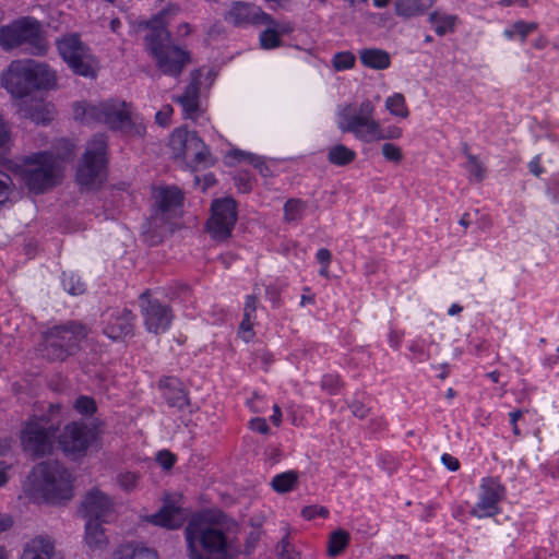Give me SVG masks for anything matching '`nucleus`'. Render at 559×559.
Listing matches in <instances>:
<instances>
[{
	"instance_id": "obj_37",
	"label": "nucleus",
	"mask_w": 559,
	"mask_h": 559,
	"mask_svg": "<svg viewBox=\"0 0 559 559\" xmlns=\"http://www.w3.org/2000/svg\"><path fill=\"white\" fill-rule=\"evenodd\" d=\"M385 108L392 115L401 118H407L409 115V111L406 107L405 97L400 93H395L393 96L386 98Z\"/></svg>"
},
{
	"instance_id": "obj_60",
	"label": "nucleus",
	"mask_w": 559,
	"mask_h": 559,
	"mask_svg": "<svg viewBox=\"0 0 559 559\" xmlns=\"http://www.w3.org/2000/svg\"><path fill=\"white\" fill-rule=\"evenodd\" d=\"M331 258H332V255H331L330 250H328L325 248L319 249L317 252V260L321 264H329L331 262Z\"/></svg>"
},
{
	"instance_id": "obj_33",
	"label": "nucleus",
	"mask_w": 559,
	"mask_h": 559,
	"mask_svg": "<svg viewBox=\"0 0 559 559\" xmlns=\"http://www.w3.org/2000/svg\"><path fill=\"white\" fill-rule=\"evenodd\" d=\"M356 158V153L344 144H336L329 150L328 160L336 166H346Z\"/></svg>"
},
{
	"instance_id": "obj_56",
	"label": "nucleus",
	"mask_w": 559,
	"mask_h": 559,
	"mask_svg": "<svg viewBox=\"0 0 559 559\" xmlns=\"http://www.w3.org/2000/svg\"><path fill=\"white\" fill-rule=\"evenodd\" d=\"M171 112H173V108L169 105L164 106L159 111H157V114L155 116L156 122L163 127L167 126Z\"/></svg>"
},
{
	"instance_id": "obj_2",
	"label": "nucleus",
	"mask_w": 559,
	"mask_h": 559,
	"mask_svg": "<svg viewBox=\"0 0 559 559\" xmlns=\"http://www.w3.org/2000/svg\"><path fill=\"white\" fill-rule=\"evenodd\" d=\"M373 116L374 106L369 99L364 100L359 107L346 105L337 114V127L342 132L353 133L356 139L366 143L402 136L401 128L390 126L382 129Z\"/></svg>"
},
{
	"instance_id": "obj_57",
	"label": "nucleus",
	"mask_w": 559,
	"mask_h": 559,
	"mask_svg": "<svg viewBox=\"0 0 559 559\" xmlns=\"http://www.w3.org/2000/svg\"><path fill=\"white\" fill-rule=\"evenodd\" d=\"M524 413H527V409H515L509 414L513 433L518 437L521 436V431L518 427V420L523 416Z\"/></svg>"
},
{
	"instance_id": "obj_45",
	"label": "nucleus",
	"mask_w": 559,
	"mask_h": 559,
	"mask_svg": "<svg viewBox=\"0 0 559 559\" xmlns=\"http://www.w3.org/2000/svg\"><path fill=\"white\" fill-rule=\"evenodd\" d=\"M74 408L80 414L88 416L96 411V403L92 397L82 395L76 399L74 403Z\"/></svg>"
},
{
	"instance_id": "obj_64",
	"label": "nucleus",
	"mask_w": 559,
	"mask_h": 559,
	"mask_svg": "<svg viewBox=\"0 0 559 559\" xmlns=\"http://www.w3.org/2000/svg\"><path fill=\"white\" fill-rule=\"evenodd\" d=\"M547 45H548V39L545 36H543V35H540L538 38H536L533 41V46L536 49H544Z\"/></svg>"
},
{
	"instance_id": "obj_21",
	"label": "nucleus",
	"mask_w": 559,
	"mask_h": 559,
	"mask_svg": "<svg viewBox=\"0 0 559 559\" xmlns=\"http://www.w3.org/2000/svg\"><path fill=\"white\" fill-rule=\"evenodd\" d=\"M159 389L169 407L182 412L191 406L188 392L178 378L164 377L159 380Z\"/></svg>"
},
{
	"instance_id": "obj_53",
	"label": "nucleus",
	"mask_w": 559,
	"mask_h": 559,
	"mask_svg": "<svg viewBox=\"0 0 559 559\" xmlns=\"http://www.w3.org/2000/svg\"><path fill=\"white\" fill-rule=\"evenodd\" d=\"M118 480H119L120 486L124 490L130 491L135 487L136 481H138V476L134 473L127 472V473L119 475Z\"/></svg>"
},
{
	"instance_id": "obj_55",
	"label": "nucleus",
	"mask_w": 559,
	"mask_h": 559,
	"mask_svg": "<svg viewBox=\"0 0 559 559\" xmlns=\"http://www.w3.org/2000/svg\"><path fill=\"white\" fill-rule=\"evenodd\" d=\"M258 307V298L255 295H249L246 298L243 317L255 319V311Z\"/></svg>"
},
{
	"instance_id": "obj_39",
	"label": "nucleus",
	"mask_w": 559,
	"mask_h": 559,
	"mask_svg": "<svg viewBox=\"0 0 559 559\" xmlns=\"http://www.w3.org/2000/svg\"><path fill=\"white\" fill-rule=\"evenodd\" d=\"M306 204L298 199H290L284 205V217L287 222H296L301 218Z\"/></svg>"
},
{
	"instance_id": "obj_19",
	"label": "nucleus",
	"mask_w": 559,
	"mask_h": 559,
	"mask_svg": "<svg viewBox=\"0 0 559 559\" xmlns=\"http://www.w3.org/2000/svg\"><path fill=\"white\" fill-rule=\"evenodd\" d=\"M226 20L236 26L253 24V25H275L271 15L263 12L261 8L248 2H235L228 13Z\"/></svg>"
},
{
	"instance_id": "obj_24",
	"label": "nucleus",
	"mask_w": 559,
	"mask_h": 559,
	"mask_svg": "<svg viewBox=\"0 0 559 559\" xmlns=\"http://www.w3.org/2000/svg\"><path fill=\"white\" fill-rule=\"evenodd\" d=\"M150 522L169 530L178 528L185 522L182 510L173 504H165L157 513L150 516Z\"/></svg>"
},
{
	"instance_id": "obj_34",
	"label": "nucleus",
	"mask_w": 559,
	"mask_h": 559,
	"mask_svg": "<svg viewBox=\"0 0 559 559\" xmlns=\"http://www.w3.org/2000/svg\"><path fill=\"white\" fill-rule=\"evenodd\" d=\"M537 27L538 24L536 22L516 21L509 28L504 29L503 35L509 39L518 35L520 40L524 43L527 36Z\"/></svg>"
},
{
	"instance_id": "obj_16",
	"label": "nucleus",
	"mask_w": 559,
	"mask_h": 559,
	"mask_svg": "<svg viewBox=\"0 0 559 559\" xmlns=\"http://www.w3.org/2000/svg\"><path fill=\"white\" fill-rule=\"evenodd\" d=\"M140 298L146 330L155 334L167 331L174 318L171 309L158 299H148L147 293H143Z\"/></svg>"
},
{
	"instance_id": "obj_44",
	"label": "nucleus",
	"mask_w": 559,
	"mask_h": 559,
	"mask_svg": "<svg viewBox=\"0 0 559 559\" xmlns=\"http://www.w3.org/2000/svg\"><path fill=\"white\" fill-rule=\"evenodd\" d=\"M277 552L278 559H299V554L290 545L288 535H285L278 543Z\"/></svg>"
},
{
	"instance_id": "obj_26",
	"label": "nucleus",
	"mask_w": 559,
	"mask_h": 559,
	"mask_svg": "<svg viewBox=\"0 0 559 559\" xmlns=\"http://www.w3.org/2000/svg\"><path fill=\"white\" fill-rule=\"evenodd\" d=\"M436 0H395L394 10L397 16L411 19L424 14Z\"/></svg>"
},
{
	"instance_id": "obj_61",
	"label": "nucleus",
	"mask_w": 559,
	"mask_h": 559,
	"mask_svg": "<svg viewBox=\"0 0 559 559\" xmlns=\"http://www.w3.org/2000/svg\"><path fill=\"white\" fill-rule=\"evenodd\" d=\"M13 524L10 515L0 513V533L9 530Z\"/></svg>"
},
{
	"instance_id": "obj_13",
	"label": "nucleus",
	"mask_w": 559,
	"mask_h": 559,
	"mask_svg": "<svg viewBox=\"0 0 559 559\" xmlns=\"http://www.w3.org/2000/svg\"><path fill=\"white\" fill-rule=\"evenodd\" d=\"M96 437L97 432L94 427L73 421L64 426L58 436V444L67 455L79 459L86 454Z\"/></svg>"
},
{
	"instance_id": "obj_1",
	"label": "nucleus",
	"mask_w": 559,
	"mask_h": 559,
	"mask_svg": "<svg viewBox=\"0 0 559 559\" xmlns=\"http://www.w3.org/2000/svg\"><path fill=\"white\" fill-rule=\"evenodd\" d=\"M179 12V7L169 5L146 22L144 43L146 50L156 62V67L165 75L177 78L190 63V52L173 43L167 29L170 20Z\"/></svg>"
},
{
	"instance_id": "obj_46",
	"label": "nucleus",
	"mask_w": 559,
	"mask_h": 559,
	"mask_svg": "<svg viewBox=\"0 0 559 559\" xmlns=\"http://www.w3.org/2000/svg\"><path fill=\"white\" fill-rule=\"evenodd\" d=\"M12 186L13 182L11 177L5 173L0 171V205L9 201L12 192Z\"/></svg>"
},
{
	"instance_id": "obj_20",
	"label": "nucleus",
	"mask_w": 559,
	"mask_h": 559,
	"mask_svg": "<svg viewBox=\"0 0 559 559\" xmlns=\"http://www.w3.org/2000/svg\"><path fill=\"white\" fill-rule=\"evenodd\" d=\"M82 511L86 520L108 522L114 512V503L106 493L93 489L82 501Z\"/></svg>"
},
{
	"instance_id": "obj_31",
	"label": "nucleus",
	"mask_w": 559,
	"mask_h": 559,
	"mask_svg": "<svg viewBox=\"0 0 559 559\" xmlns=\"http://www.w3.org/2000/svg\"><path fill=\"white\" fill-rule=\"evenodd\" d=\"M114 559H158L155 550L132 544L120 546L114 552Z\"/></svg>"
},
{
	"instance_id": "obj_49",
	"label": "nucleus",
	"mask_w": 559,
	"mask_h": 559,
	"mask_svg": "<svg viewBox=\"0 0 559 559\" xmlns=\"http://www.w3.org/2000/svg\"><path fill=\"white\" fill-rule=\"evenodd\" d=\"M255 319L243 317L239 325V333L243 341L249 342L253 338V322Z\"/></svg>"
},
{
	"instance_id": "obj_48",
	"label": "nucleus",
	"mask_w": 559,
	"mask_h": 559,
	"mask_svg": "<svg viewBox=\"0 0 559 559\" xmlns=\"http://www.w3.org/2000/svg\"><path fill=\"white\" fill-rule=\"evenodd\" d=\"M341 385V379L337 374H325L321 381V386L332 394L336 393Z\"/></svg>"
},
{
	"instance_id": "obj_12",
	"label": "nucleus",
	"mask_w": 559,
	"mask_h": 559,
	"mask_svg": "<svg viewBox=\"0 0 559 559\" xmlns=\"http://www.w3.org/2000/svg\"><path fill=\"white\" fill-rule=\"evenodd\" d=\"M57 48L74 73L82 76H95V60L90 48L81 41L76 34L58 39Z\"/></svg>"
},
{
	"instance_id": "obj_18",
	"label": "nucleus",
	"mask_w": 559,
	"mask_h": 559,
	"mask_svg": "<svg viewBox=\"0 0 559 559\" xmlns=\"http://www.w3.org/2000/svg\"><path fill=\"white\" fill-rule=\"evenodd\" d=\"M103 332L111 340H121L133 334L135 316L129 309H108L102 314Z\"/></svg>"
},
{
	"instance_id": "obj_23",
	"label": "nucleus",
	"mask_w": 559,
	"mask_h": 559,
	"mask_svg": "<svg viewBox=\"0 0 559 559\" xmlns=\"http://www.w3.org/2000/svg\"><path fill=\"white\" fill-rule=\"evenodd\" d=\"M19 114L36 124H47L52 120L53 106L43 99L23 100L19 104Z\"/></svg>"
},
{
	"instance_id": "obj_54",
	"label": "nucleus",
	"mask_w": 559,
	"mask_h": 559,
	"mask_svg": "<svg viewBox=\"0 0 559 559\" xmlns=\"http://www.w3.org/2000/svg\"><path fill=\"white\" fill-rule=\"evenodd\" d=\"M348 407L350 408L353 415L359 419L366 418L370 412V408H368L365 404H362L359 401L349 402Z\"/></svg>"
},
{
	"instance_id": "obj_52",
	"label": "nucleus",
	"mask_w": 559,
	"mask_h": 559,
	"mask_svg": "<svg viewBox=\"0 0 559 559\" xmlns=\"http://www.w3.org/2000/svg\"><path fill=\"white\" fill-rule=\"evenodd\" d=\"M156 461L165 469H170L176 462V456L171 452L163 450L157 453Z\"/></svg>"
},
{
	"instance_id": "obj_7",
	"label": "nucleus",
	"mask_w": 559,
	"mask_h": 559,
	"mask_svg": "<svg viewBox=\"0 0 559 559\" xmlns=\"http://www.w3.org/2000/svg\"><path fill=\"white\" fill-rule=\"evenodd\" d=\"M32 489L47 502L68 500L72 496L71 475L57 461L41 462L33 468Z\"/></svg>"
},
{
	"instance_id": "obj_41",
	"label": "nucleus",
	"mask_w": 559,
	"mask_h": 559,
	"mask_svg": "<svg viewBox=\"0 0 559 559\" xmlns=\"http://www.w3.org/2000/svg\"><path fill=\"white\" fill-rule=\"evenodd\" d=\"M289 29L283 28L282 31H277L273 27H269L263 31L260 35V43L264 49H272L278 47L281 45V34L288 32Z\"/></svg>"
},
{
	"instance_id": "obj_17",
	"label": "nucleus",
	"mask_w": 559,
	"mask_h": 559,
	"mask_svg": "<svg viewBox=\"0 0 559 559\" xmlns=\"http://www.w3.org/2000/svg\"><path fill=\"white\" fill-rule=\"evenodd\" d=\"M504 497V487L492 477L483 479L479 500L472 510L478 518L493 516L499 513V502Z\"/></svg>"
},
{
	"instance_id": "obj_32",
	"label": "nucleus",
	"mask_w": 559,
	"mask_h": 559,
	"mask_svg": "<svg viewBox=\"0 0 559 559\" xmlns=\"http://www.w3.org/2000/svg\"><path fill=\"white\" fill-rule=\"evenodd\" d=\"M299 474L296 471H288L273 477L271 486L278 493H286L295 489Z\"/></svg>"
},
{
	"instance_id": "obj_29",
	"label": "nucleus",
	"mask_w": 559,
	"mask_h": 559,
	"mask_svg": "<svg viewBox=\"0 0 559 559\" xmlns=\"http://www.w3.org/2000/svg\"><path fill=\"white\" fill-rule=\"evenodd\" d=\"M103 521L86 520L85 524V542L93 549H103L107 546L108 539L102 526Z\"/></svg>"
},
{
	"instance_id": "obj_50",
	"label": "nucleus",
	"mask_w": 559,
	"mask_h": 559,
	"mask_svg": "<svg viewBox=\"0 0 559 559\" xmlns=\"http://www.w3.org/2000/svg\"><path fill=\"white\" fill-rule=\"evenodd\" d=\"M301 514L307 520H312L316 516L326 518L329 510L324 507L308 506L302 509Z\"/></svg>"
},
{
	"instance_id": "obj_22",
	"label": "nucleus",
	"mask_w": 559,
	"mask_h": 559,
	"mask_svg": "<svg viewBox=\"0 0 559 559\" xmlns=\"http://www.w3.org/2000/svg\"><path fill=\"white\" fill-rule=\"evenodd\" d=\"M200 78L201 70L191 72V82L186 87L182 95L178 96L177 102L181 105L183 115L189 119H197L200 116Z\"/></svg>"
},
{
	"instance_id": "obj_27",
	"label": "nucleus",
	"mask_w": 559,
	"mask_h": 559,
	"mask_svg": "<svg viewBox=\"0 0 559 559\" xmlns=\"http://www.w3.org/2000/svg\"><path fill=\"white\" fill-rule=\"evenodd\" d=\"M187 159H190L197 165L207 166L212 164V155L209 147L199 138L198 133L194 132L193 135H190V141L187 150Z\"/></svg>"
},
{
	"instance_id": "obj_38",
	"label": "nucleus",
	"mask_w": 559,
	"mask_h": 559,
	"mask_svg": "<svg viewBox=\"0 0 559 559\" xmlns=\"http://www.w3.org/2000/svg\"><path fill=\"white\" fill-rule=\"evenodd\" d=\"M62 284L64 289L73 296L81 295L85 292V284L72 272H63Z\"/></svg>"
},
{
	"instance_id": "obj_40",
	"label": "nucleus",
	"mask_w": 559,
	"mask_h": 559,
	"mask_svg": "<svg viewBox=\"0 0 559 559\" xmlns=\"http://www.w3.org/2000/svg\"><path fill=\"white\" fill-rule=\"evenodd\" d=\"M234 156L239 162H247L250 165H252L254 168L259 169L261 175H263V176H267L269 175L270 169L265 165V163H264V160H263V158L261 156H258V155L252 154V153H247V152H243V151H235Z\"/></svg>"
},
{
	"instance_id": "obj_42",
	"label": "nucleus",
	"mask_w": 559,
	"mask_h": 559,
	"mask_svg": "<svg viewBox=\"0 0 559 559\" xmlns=\"http://www.w3.org/2000/svg\"><path fill=\"white\" fill-rule=\"evenodd\" d=\"M465 168L476 181L479 182L485 178L486 168L476 155L467 154Z\"/></svg>"
},
{
	"instance_id": "obj_51",
	"label": "nucleus",
	"mask_w": 559,
	"mask_h": 559,
	"mask_svg": "<svg viewBox=\"0 0 559 559\" xmlns=\"http://www.w3.org/2000/svg\"><path fill=\"white\" fill-rule=\"evenodd\" d=\"M11 142V129L8 122L0 118V152L7 150Z\"/></svg>"
},
{
	"instance_id": "obj_10",
	"label": "nucleus",
	"mask_w": 559,
	"mask_h": 559,
	"mask_svg": "<svg viewBox=\"0 0 559 559\" xmlns=\"http://www.w3.org/2000/svg\"><path fill=\"white\" fill-rule=\"evenodd\" d=\"M156 211L146 224L145 233H152L150 242L155 245L173 231L168 219L182 205L183 194L175 187L160 188L154 193Z\"/></svg>"
},
{
	"instance_id": "obj_25",
	"label": "nucleus",
	"mask_w": 559,
	"mask_h": 559,
	"mask_svg": "<svg viewBox=\"0 0 559 559\" xmlns=\"http://www.w3.org/2000/svg\"><path fill=\"white\" fill-rule=\"evenodd\" d=\"M21 559H56L55 546L48 537H36L26 544Z\"/></svg>"
},
{
	"instance_id": "obj_4",
	"label": "nucleus",
	"mask_w": 559,
	"mask_h": 559,
	"mask_svg": "<svg viewBox=\"0 0 559 559\" xmlns=\"http://www.w3.org/2000/svg\"><path fill=\"white\" fill-rule=\"evenodd\" d=\"M2 86L16 98H24L35 90H48L56 83L55 72L35 60H14L1 75Z\"/></svg>"
},
{
	"instance_id": "obj_30",
	"label": "nucleus",
	"mask_w": 559,
	"mask_h": 559,
	"mask_svg": "<svg viewBox=\"0 0 559 559\" xmlns=\"http://www.w3.org/2000/svg\"><path fill=\"white\" fill-rule=\"evenodd\" d=\"M195 131H189L185 128L176 129L169 139V147L173 152L174 158L187 159V150L190 141V135Z\"/></svg>"
},
{
	"instance_id": "obj_6",
	"label": "nucleus",
	"mask_w": 559,
	"mask_h": 559,
	"mask_svg": "<svg viewBox=\"0 0 559 559\" xmlns=\"http://www.w3.org/2000/svg\"><path fill=\"white\" fill-rule=\"evenodd\" d=\"M15 171L31 192L40 194L58 185L61 167L53 154L39 152L25 156Z\"/></svg>"
},
{
	"instance_id": "obj_63",
	"label": "nucleus",
	"mask_w": 559,
	"mask_h": 559,
	"mask_svg": "<svg viewBox=\"0 0 559 559\" xmlns=\"http://www.w3.org/2000/svg\"><path fill=\"white\" fill-rule=\"evenodd\" d=\"M259 540V535L255 534V533H251L249 538L247 539V545H246V552L247 554H251L252 550L254 549L255 547V544L258 543Z\"/></svg>"
},
{
	"instance_id": "obj_9",
	"label": "nucleus",
	"mask_w": 559,
	"mask_h": 559,
	"mask_svg": "<svg viewBox=\"0 0 559 559\" xmlns=\"http://www.w3.org/2000/svg\"><path fill=\"white\" fill-rule=\"evenodd\" d=\"M87 328L79 322L56 325L44 334L43 355L50 361H63L80 350Z\"/></svg>"
},
{
	"instance_id": "obj_28",
	"label": "nucleus",
	"mask_w": 559,
	"mask_h": 559,
	"mask_svg": "<svg viewBox=\"0 0 559 559\" xmlns=\"http://www.w3.org/2000/svg\"><path fill=\"white\" fill-rule=\"evenodd\" d=\"M361 63L370 69L384 70L390 67V55L379 48H365L359 51Z\"/></svg>"
},
{
	"instance_id": "obj_43",
	"label": "nucleus",
	"mask_w": 559,
	"mask_h": 559,
	"mask_svg": "<svg viewBox=\"0 0 559 559\" xmlns=\"http://www.w3.org/2000/svg\"><path fill=\"white\" fill-rule=\"evenodd\" d=\"M355 56L349 51L338 52L333 58V67L337 71L352 69L355 64Z\"/></svg>"
},
{
	"instance_id": "obj_59",
	"label": "nucleus",
	"mask_w": 559,
	"mask_h": 559,
	"mask_svg": "<svg viewBox=\"0 0 559 559\" xmlns=\"http://www.w3.org/2000/svg\"><path fill=\"white\" fill-rule=\"evenodd\" d=\"M441 461L444 466L452 472H455L460 468L459 460L451 454L444 453L441 457Z\"/></svg>"
},
{
	"instance_id": "obj_14",
	"label": "nucleus",
	"mask_w": 559,
	"mask_h": 559,
	"mask_svg": "<svg viewBox=\"0 0 559 559\" xmlns=\"http://www.w3.org/2000/svg\"><path fill=\"white\" fill-rule=\"evenodd\" d=\"M52 425L44 418H33L26 423L21 433L23 450L34 457H40L52 450Z\"/></svg>"
},
{
	"instance_id": "obj_36",
	"label": "nucleus",
	"mask_w": 559,
	"mask_h": 559,
	"mask_svg": "<svg viewBox=\"0 0 559 559\" xmlns=\"http://www.w3.org/2000/svg\"><path fill=\"white\" fill-rule=\"evenodd\" d=\"M429 21L435 25L436 33L443 36L448 32H453L456 16L433 12L429 15Z\"/></svg>"
},
{
	"instance_id": "obj_5",
	"label": "nucleus",
	"mask_w": 559,
	"mask_h": 559,
	"mask_svg": "<svg viewBox=\"0 0 559 559\" xmlns=\"http://www.w3.org/2000/svg\"><path fill=\"white\" fill-rule=\"evenodd\" d=\"M73 117L85 124L103 123L112 131H120L127 134L135 133L142 135L144 129L132 120L124 102L76 103L73 107Z\"/></svg>"
},
{
	"instance_id": "obj_3",
	"label": "nucleus",
	"mask_w": 559,
	"mask_h": 559,
	"mask_svg": "<svg viewBox=\"0 0 559 559\" xmlns=\"http://www.w3.org/2000/svg\"><path fill=\"white\" fill-rule=\"evenodd\" d=\"M185 534L189 559H227L226 536L205 514H194Z\"/></svg>"
},
{
	"instance_id": "obj_47",
	"label": "nucleus",
	"mask_w": 559,
	"mask_h": 559,
	"mask_svg": "<svg viewBox=\"0 0 559 559\" xmlns=\"http://www.w3.org/2000/svg\"><path fill=\"white\" fill-rule=\"evenodd\" d=\"M383 157L393 163H400L403 159L402 150L393 143H384L381 148Z\"/></svg>"
},
{
	"instance_id": "obj_62",
	"label": "nucleus",
	"mask_w": 559,
	"mask_h": 559,
	"mask_svg": "<svg viewBox=\"0 0 559 559\" xmlns=\"http://www.w3.org/2000/svg\"><path fill=\"white\" fill-rule=\"evenodd\" d=\"M539 156H535L528 164L531 173L535 176H539L543 173V168L539 166Z\"/></svg>"
},
{
	"instance_id": "obj_11",
	"label": "nucleus",
	"mask_w": 559,
	"mask_h": 559,
	"mask_svg": "<svg viewBox=\"0 0 559 559\" xmlns=\"http://www.w3.org/2000/svg\"><path fill=\"white\" fill-rule=\"evenodd\" d=\"M107 164V136L95 134L86 144L82 163L76 169V180L81 186L95 187L103 182Z\"/></svg>"
},
{
	"instance_id": "obj_15",
	"label": "nucleus",
	"mask_w": 559,
	"mask_h": 559,
	"mask_svg": "<svg viewBox=\"0 0 559 559\" xmlns=\"http://www.w3.org/2000/svg\"><path fill=\"white\" fill-rule=\"evenodd\" d=\"M211 210L212 215L206 223L207 231L214 239H226L230 236L237 221L235 201L231 198L214 200Z\"/></svg>"
},
{
	"instance_id": "obj_58",
	"label": "nucleus",
	"mask_w": 559,
	"mask_h": 559,
	"mask_svg": "<svg viewBox=\"0 0 559 559\" xmlns=\"http://www.w3.org/2000/svg\"><path fill=\"white\" fill-rule=\"evenodd\" d=\"M250 428L253 431L266 435L270 431L269 425L264 418H254L250 421Z\"/></svg>"
},
{
	"instance_id": "obj_35",
	"label": "nucleus",
	"mask_w": 559,
	"mask_h": 559,
	"mask_svg": "<svg viewBox=\"0 0 559 559\" xmlns=\"http://www.w3.org/2000/svg\"><path fill=\"white\" fill-rule=\"evenodd\" d=\"M349 534L344 530L334 531L328 543V554L331 557L338 556L348 545Z\"/></svg>"
},
{
	"instance_id": "obj_8",
	"label": "nucleus",
	"mask_w": 559,
	"mask_h": 559,
	"mask_svg": "<svg viewBox=\"0 0 559 559\" xmlns=\"http://www.w3.org/2000/svg\"><path fill=\"white\" fill-rule=\"evenodd\" d=\"M27 46L31 55L43 56L48 45L41 24L34 17H22L0 28V46L5 50Z\"/></svg>"
}]
</instances>
